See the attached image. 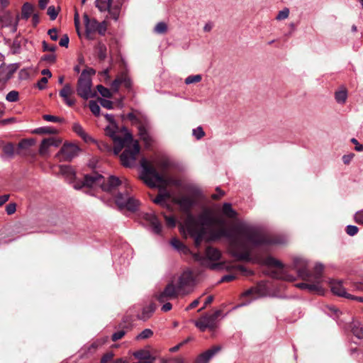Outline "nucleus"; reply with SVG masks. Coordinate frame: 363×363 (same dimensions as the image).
I'll return each mask as SVG.
<instances>
[{"label":"nucleus","instance_id":"f257e3e1","mask_svg":"<svg viewBox=\"0 0 363 363\" xmlns=\"http://www.w3.org/2000/svg\"><path fill=\"white\" fill-rule=\"evenodd\" d=\"M225 223L218 225L220 228L211 229L209 239L212 241L225 238L229 241L230 252L233 257L238 261H245L254 264L260 262L259 257L252 256L251 247L262 245L284 244L285 239L282 238L266 237L256 228L245 223H238L231 229L224 227Z\"/></svg>","mask_w":363,"mask_h":363},{"label":"nucleus","instance_id":"f03ea898","mask_svg":"<svg viewBox=\"0 0 363 363\" xmlns=\"http://www.w3.org/2000/svg\"><path fill=\"white\" fill-rule=\"evenodd\" d=\"M123 129L126 131L123 138L117 135L118 126L116 122L106 126L105 132L113 141V153L116 155H118L125 147L124 151L120 155V160L124 167H130L135 165L137 155L140 152V145L137 140H133L132 135L127 131L125 128H123Z\"/></svg>","mask_w":363,"mask_h":363},{"label":"nucleus","instance_id":"7ed1b4c3","mask_svg":"<svg viewBox=\"0 0 363 363\" xmlns=\"http://www.w3.org/2000/svg\"><path fill=\"white\" fill-rule=\"evenodd\" d=\"M215 224L223 225L224 220L214 218L208 211L200 213L197 217L189 214L184 222L185 227L191 237L194 238L196 247L201 244L206 234L204 226L211 227Z\"/></svg>","mask_w":363,"mask_h":363},{"label":"nucleus","instance_id":"20e7f679","mask_svg":"<svg viewBox=\"0 0 363 363\" xmlns=\"http://www.w3.org/2000/svg\"><path fill=\"white\" fill-rule=\"evenodd\" d=\"M128 182L120 180L118 177L110 176L106 182L104 177L96 172L86 174L83 182L79 184H75L74 187L75 189H80L82 187L96 188L100 187L104 191H112L120 186H123L125 189L128 187Z\"/></svg>","mask_w":363,"mask_h":363},{"label":"nucleus","instance_id":"39448f33","mask_svg":"<svg viewBox=\"0 0 363 363\" xmlns=\"http://www.w3.org/2000/svg\"><path fill=\"white\" fill-rule=\"evenodd\" d=\"M96 74L95 69L91 67L84 69L78 80L77 84V93L83 99L87 100L90 98H94L96 96L95 91H92V79L91 77Z\"/></svg>","mask_w":363,"mask_h":363},{"label":"nucleus","instance_id":"423d86ee","mask_svg":"<svg viewBox=\"0 0 363 363\" xmlns=\"http://www.w3.org/2000/svg\"><path fill=\"white\" fill-rule=\"evenodd\" d=\"M323 265L320 263L315 264L313 267V274L311 275V280L307 281L309 283H298L296 285V287L308 290L310 292L316 293L318 294H323V289L321 286L323 281Z\"/></svg>","mask_w":363,"mask_h":363},{"label":"nucleus","instance_id":"0eeeda50","mask_svg":"<svg viewBox=\"0 0 363 363\" xmlns=\"http://www.w3.org/2000/svg\"><path fill=\"white\" fill-rule=\"evenodd\" d=\"M221 253L220 252L213 247H208L206 249V257L203 256L200 253H195L194 255V258L196 261L199 262L203 266H207L211 269L216 270L220 269L223 268V263H213L208 264V261H218L220 259Z\"/></svg>","mask_w":363,"mask_h":363},{"label":"nucleus","instance_id":"6e6552de","mask_svg":"<svg viewBox=\"0 0 363 363\" xmlns=\"http://www.w3.org/2000/svg\"><path fill=\"white\" fill-rule=\"evenodd\" d=\"M140 164L143 168L142 179L149 186L155 187L158 184L165 182L163 176L155 167L149 165L145 159L141 160Z\"/></svg>","mask_w":363,"mask_h":363},{"label":"nucleus","instance_id":"1a4fd4ad","mask_svg":"<svg viewBox=\"0 0 363 363\" xmlns=\"http://www.w3.org/2000/svg\"><path fill=\"white\" fill-rule=\"evenodd\" d=\"M85 26L86 36L88 39H93L91 35L97 32L101 35H104L106 32V23L98 22L95 18H90L86 13L83 16Z\"/></svg>","mask_w":363,"mask_h":363},{"label":"nucleus","instance_id":"9d476101","mask_svg":"<svg viewBox=\"0 0 363 363\" xmlns=\"http://www.w3.org/2000/svg\"><path fill=\"white\" fill-rule=\"evenodd\" d=\"M127 118L137 125L140 138L145 142L147 146L150 145L152 139L147 131V123L138 118L133 113H128Z\"/></svg>","mask_w":363,"mask_h":363},{"label":"nucleus","instance_id":"9b49d317","mask_svg":"<svg viewBox=\"0 0 363 363\" xmlns=\"http://www.w3.org/2000/svg\"><path fill=\"white\" fill-rule=\"evenodd\" d=\"M220 314V310L216 311L213 314H205L195 322V325L202 332L206 329L213 330L216 327V321Z\"/></svg>","mask_w":363,"mask_h":363},{"label":"nucleus","instance_id":"f8f14e48","mask_svg":"<svg viewBox=\"0 0 363 363\" xmlns=\"http://www.w3.org/2000/svg\"><path fill=\"white\" fill-rule=\"evenodd\" d=\"M293 265L298 273V277L304 281H310L313 272H310L308 261L303 257H295Z\"/></svg>","mask_w":363,"mask_h":363},{"label":"nucleus","instance_id":"ddd939ff","mask_svg":"<svg viewBox=\"0 0 363 363\" xmlns=\"http://www.w3.org/2000/svg\"><path fill=\"white\" fill-rule=\"evenodd\" d=\"M194 279L191 271L184 272L179 277L177 284V288L181 291V294L186 295L190 293V288L194 285Z\"/></svg>","mask_w":363,"mask_h":363},{"label":"nucleus","instance_id":"4468645a","mask_svg":"<svg viewBox=\"0 0 363 363\" xmlns=\"http://www.w3.org/2000/svg\"><path fill=\"white\" fill-rule=\"evenodd\" d=\"M179 294H181V291H179L177 286L171 282L169 283L164 287V290L157 296V299L162 303L169 300L177 298Z\"/></svg>","mask_w":363,"mask_h":363},{"label":"nucleus","instance_id":"2eb2a0df","mask_svg":"<svg viewBox=\"0 0 363 363\" xmlns=\"http://www.w3.org/2000/svg\"><path fill=\"white\" fill-rule=\"evenodd\" d=\"M123 85L128 91L132 89L133 82L127 72H121L111 84V89L116 92L121 85Z\"/></svg>","mask_w":363,"mask_h":363},{"label":"nucleus","instance_id":"dca6fc26","mask_svg":"<svg viewBox=\"0 0 363 363\" xmlns=\"http://www.w3.org/2000/svg\"><path fill=\"white\" fill-rule=\"evenodd\" d=\"M174 202L179 206L182 211L188 213V215L191 214L190 211L196 204L195 199L187 195H183L175 199Z\"/></svg>","mask_w":363,"mask_h":363},{"label":"nucleus","instance_id":"f3484780","mask_svg":"<svg viewBox=\"0 0 363 363\" xmlns=\"http://www.w3.org/2000/svg\"><path fill=\"white\" fill-rule=\"evenodd\" d=\"M329 285L333 294L346 298H354V296L348 294L346 291L345 287L343 286V282L342 280H331L329 282Z\"/></svg>","mask_w":363,"mask_h":363},{"label":"nucleus","instance_id":"a211bd4d","mask_svg":"<svg viewBox=\"0 0 363 363\" xmlns=\"http://www.w3.org/2000/svg\"><path fill=\"white\" fill-rule=\"evenodd\" d=\"M74 94V90L70 84H65L62 89L59 91V95L62 98L64 102L68 106H72L75 104L76 101L71 96Z\"/></svg>","mask_w":363,"mask_h":363},{"label":"nucleus","instance_id":"6ab92c4d","mask_svg":"<svg viewBox=\"0 0 363 363\" xmlns=\"http://www.w3.org/2000/svg\"><path fill=\"white\" fill-rule=\"evenodd\" d=\"M79 151V148L74 144H64L60 149V153L62 155L65 160L70 161L75 157Z\"/></svg>","mask_w":363,"mask_h":363},{"label":"nucleus","instance_id":"aec40b11","mask_svg":"<svg viewBox=\"0 0 363 363\" xmlns=\"http://www.w3.org/2000/svg\"><path fill=\"white\" fill-rule=\"evenodd\" d=\"M143 219L150 225L152 230L157 235L162 232V225L156 215L153 213H146L143 215Z\"/></svg>","mask_w":363,"mask_h":363},{"label":"nucleus","instance_id":"412c9836","mask_svg":"<svg viewBox=\"0 0 363 363\" xmlns=\"http://www.w3.org/2000/svg\"><path fill=\"white\" fill-rule=\"evenodd\" d=\"M62 143V140L56 137H50L45 138L42 140L39 148V153L41 155H45L48 152L50 147H58Z\"/></svg>","mask_w":363,"mask_h":363},{"label":"nucleus","instance_id":"4be33fe9","mask_svg":"<svg viewBox=\"0 0 363 363\" xmlns=\"http://www.w3.org/2000/svg\"><path fill=\"white\" fill-rule=\"evenodd\" d=\"M220 346H214L201 354L195 360L194 363H208L209 360L220 350Z\"/></svg>","mask_w":363,"mask_h":363},{"label":"nucleus","instance_id":"5701e85b","mask_svg":"<svg viewBox=\"0 0 363 363\" xmlns=\"http://www.w3.org/2000/svg\"><path fill=\"white\" fill-rule=\"evenodd\" d=\"M16 69L12 65L0 67V82H7L11 79Z\"/></svg>","mask_w":363,"mask_h":363},{"label":"nucleus","instance_id":"b1692460","mask_svg":"<svg viewBox=\"0 0 363 363\" xmlns=\"http://www.w3.org/2000/svg\"><path fill=\"white\" fill-rule=\"evenodd\" d=\"M169 197L170 194L166 189H164L162 192L160 193L154 199H152V201L162 207H169V204L167 201Z\"/></svg>","mask_w":363,"mask_h":363},{"label":"nucleus","instance_id":"393cba45","mask_svg":"<svg viewBox=\"0 0 363 363\" xmlns=\"http://www.w3.org/2000/svg\"><path fill=\"white\" fill-rule=\"evenodd\" d=\"M264 295V291L263 290V286L259 285L256 287H252L247 291H245L242 294V296H252L253 298H257V297H260Z\"/></svg>","mask_w":363,"mask_h":363},{"label":"nucleus","instance_id":"a878e982","mask_svg":"<svg viewBox=\"0 0 363 363\" xmlns=\"http://www.w3.org/2000/svg\"><path fill=\"white\" fill-rule=\"evenodd\" d=\"M353 335L358 339H363V325L358 321H353L350 325Z\"/></svg>","mask_w":363,"mask_h":363},{"label":"nucleus","instance_id":"bb28decb","mask_svg":"<svg viewBox=\"0 0 363 363\" xmlns=\"http://www.w3.org/2000/svg\"><path fill=\"white\" fill-rule=\"evenodd\" d=\"M170 244L174 249L180 252L188 254L189 252V248L177 238H172L170 241Z\"/></svg>","mask_w":363,"mask_h":363},{"label":"nucleus","instance_id":"cd10ccee","mask_svg":"<svg viewBox=\"0 0 363 363\" xmlns=\"http://www.w3.org/2000/svg\"><path fill=\"white\" fill-rule=\"evenodd\" d=\"M121 6V2H116L113 6H112L111 4L110 7L108 9L107 11H108L109 14L113 20L118 21L120 16Z\"/></svg>","mask_w":363,"mask_h":363},{"label":"nucleus","instance_id":"c85d7f7f","mask_svg":"<svg viewBox=\"0 0 363 363\" xmlns=\"http://www.w3.org/2000/svg\"><path fill=\"white\" fill-rule=\"evenodd\" d=\"M130 196L127 189L124 193H118L116 197V203L118 206L123 209L126 201L128 200Z\"/></svg>","mask_w":363,"mask_h":363},{"label":"nucleus","instance_id":"c756f323","mask_svg":"<svg viewBox=\"0 0 363 363\" xmlns=\"http://www.w3.org/2000/svg\"><path fill=\"white\" fill-rule=\"evenodd\" d=\"M222 213L229 218H234L237 216V212L232 208L230 203H224L222 208Z\"/></svg>","mask_w":363,"mask_h":363},{"label":"nucleus","instance_id":"7c9ffc66","mask_svg":"<svg viewBox=\"0 0 363 363\" xmlns=\"http://www.w3.org/2000/svg\"><path fill=\"white\" fill-rule=\"evenodd\" d=\"M72 130L76 134H77L79 137H81L84 140L88 141V140L90 139L89 135L85 133L82 126L79 123H74L72 125Z\"/></svg>","mask_w":363,"mask_h":363},{"label":"nucleus","instance_id":"2f4dec72","mask_svg":"<svg viewBox=\"0 0 363 363\" xmlns=\"http://www.w3.org/2000/svg\"><path fill=\"white\" fill-rule=\"evenodd\" d=\"M335 99L338 104H344L347 99V90L343 89L336 91L335 94Z\"/></svg>","mask_w":363,"mask_h":363},{"label":"nucleus","instance_id":"473e14b6","mask_svg":"<svg viewBox=\"0 0 363 363\" xmlns=\"http://www.w3.org/2000/svg\"><path fill=\"white\" fill-rule=\"evenodd\" d=\"M138 201L134 198L130 196L128 200L126 201L125 204L123 206V208L127 209L130 211H135L138 206Z\"/></svg>","mask_w":363,"mask_h":363},{"label":"nucleus","instance_id":"72a5a7b5","mask_svg":"<svg viewBox=\"0 0 363 363\" xmlns=\"http://www.w3.org/2000/svg\"><path fill=\"white\" fill-rule=\"evenodd\" d=\"M57 132V130L56 128H52V127H48V126L38 128L33 130L34 133L40 134V135H43V134L53 135V134H56Z\"/></svg>","mask_w":363,"mask_h":363},{"label":"nucleus","instance_id":"f704fd0d","mask_svg":"<svg viewBox=\"0 0 363 363\" xmlns=\"http://www.w3.org/2000/svg\"><path fill=\"white\" fill-rule=\"evenodd\" d=\"M113 0H96V6L101 11H107L112 4Z\"/></svg>","mask_w":363,"mask_h":363},{"label":"nucleus","instance_id":"c9c22d12","mask_svg":"<svg viewBox=\"0 0 363 363\" xmlns=\"http://www.w3.org/2000/svg\"><path fill=\"white\" fill-rule=\"evenodd\" d=\"M33 11V6L30 3H25L22 6V16L28 19Z\"/></svg>","mask_w":363,"mask_h":363},{"label":"nucleus","instance_id":"e433bc0d","mask_svg":"<svg viewBox=\"0 0 363 363\" xmlns=\"http://www.w3.org/2000/svg\"><path fill=\"white\" fill-rule=\"evenodd\" d=\"M97 52H98V57L100 60H104L106 58V51L107 48L106 46L99 42L97 45Z\"/></svg>","mask_w":363,"mask_h":363},{"label":"nucleus","instance_id":"4c0bfd02","mask_svg":"<svg viewBox=\"0 0 363 363\" xmlns=\"http://www.w3.org/2000/svg\"><path fill=\"white\" fill-rule=\"evenodd\" d=\"M156 164L162 171H166L171 166V162L169 159L162 158L156 162Z\"/></svg>","mask_w":363,"mask_h":363},{"label":"nucleus","instance_id":"58836bf2","mask_svg":"<svg viewBox=\"0 0 363 363\" xmlns=\"http://www.w3.org/2000/svg\"><path fill=\"white\" fill-rule=\"evenodd\" d=\"M4 154L9 157L12 158L14 156V146L12 143H9L3 147Z\"/></svg>","mask_w":363,"mask_h":363},{"label":"nucleus","instance_id":"ea45409f","mask_svg":"<svg viewBox=\"0 0 363 363\" xmlns=\"http://www.w3.org/2000/svg\"><path fill=\"white\" fill-rule=\"evenodd\" d=\"M264 263L268 266H273L280 269L283 267L282 263L272 257H267L264 260Z\"/></svg>","mask_w":363,"mask_h":363},{"label":"nucleus","instance_id":"a19ab883","mask_svg":"<svg viewBox=\"0 0 363 363\" xmlns=\"http://www.w3.org/2000/svg\"><path fill=\"white\" fill-rule=\"evenodd\" d=\"M89 107L91 113L94 116H98L100 115L101 108L97 102H96L95 101H90L89 103Z\"/></svg>","mask_w":363,"mask_h":363},{"label":"nucleus","instance_id":"79ce46f5","mask_svg":"<svg viewBox=\"0 0 363 363\" xmlns=\"http://www.w3.org/2000/svg\"><path fill=\"white\" fill-rule=\"evenodd\" d=\"M325 313H327L330 316H333L334 318H337L339 316V314L340 313L338 308H337L334 306H327L325 307Z\"/></svg>","mask_w":363,"mask_h":363},{"label":"nucleus","instance_id":"37998d69","mask_svg":"<svg viewBox=\"0 0 363 363\" xmlns=\"http://www.w3.org/2000/svg\"><path fill=\"white\" fill-rule=\"evenodd\" d=\"M97 91L99 92V94L105 97V98H110L111 97V93L110 90L103 85L99 84L96 86Z\"/></svg>","mask_w":363,"mask_h":363},{"label":"nucleus","instance_id":"c03bdc74","mask_svg":"<svg viewBox=\"0 0 363 363\" xmlns=\"http://www.w3.org/2000/svg\"><path fill=\"white\" fill-rule=\"evenodd\" d=\"M18 99L19 94L17 91L14 90L9 91L6 96V101L9 102H16L18 100Z\"/></svg>","mask_w":363,"mask_h":363},{"label":"nucleus","instance_id":"a18cd8bd","mask_svg":"<svg viewBox=\"0 0 363 363\" xmlns=\"http://www.w3.org/2000/svg\"><path fill=\"white\" fill-rule=\"evenodd\" d=\"M152 335H153L152 330L147 328V329L143 330L140 333H139L137 335L136 339L137 340L147 339V338L150 337Z\"/></svg>","mask_w":363,"mask_h":363},{"label":"nucleus","instance_id":"49530a36","mask_svg":"<svg viewBox=\"0 0 363 363\" xmlns=\"http://www.w3.org/2000/svg\"><path fill=\"white\" fill-rule=\"evenodd\" d=\"M133 356L135 358L138 359L140 361L146 360V359H150V354L143 350H138V351L135 352L133 353Z\"/></svg>","mask_w":363,"mask_h":363},{"label":"nucleus","instance_id":"de8ad7c7","mask_svg":"<svg viewBox=\"0 0 363 363\" xmlns=\"http://www.w3.org/2000/svg\"><path fill=\"white\" fill-rule=\"evenodd\" d=\"M202 77L201 74L190 75L185 79V84H190L201 82Z\"/></svg>","mask_w":363,"mask_h":363},{"label":"nucleus","instance_id":"09e8293b","mask_svg":"<svg viewBox=\"0 0 363 363\" xmlns=\"http://www.w3.org/2000/svg\"><path fill=\"white\" fill-rule=\"evenodd\" d=\"M167 30V26L164 22H159L155 27L154 31L157 33L163 34Z\"/></svg>","mask_w":363,"mask_h":363},{"label":"nucleus","instance_id":"8fccbe9b","mask_svg":"<svg viewBox=\"0 0 363 363\" xmlns=\"http://www.w3.org/2000/svg\"><path fill=\"white\" fill-rule=\"evenodd\" d=\"M155 311V306L153 304L149 305L148 306L143 308V318H149L152 313Z\"/></svg>","mask_w":363,"mask_h":363},{"label":"nucleus","instance_id":"3c124183","mask_svg":"<svg viewBox=\"0 0 363 363\" xmlns=\"http://www.w3.org/2000/svg\"><path fill=\"white\" fill-rule=\"evenodd\" d=\"M289 9L288 8H284V9H282L281 11H279L277 17H276V19L277 21H281V20H284L286 18H287L289 17Z\"/></svg>","mask_w":363,"mask_h":363},{"label":"nucleus","instance_id":"603ef678","mask_svg":"<svg viewBox=\"0 0 363 363\" xmlns=\"http://www.w3.org/2000/svg\"><path fill=\"white\" fill-rule=\"evenodd\" d=\"M205 135V133L203 128L201 126L197 127L196 128L193 129V135L197 139L200 140Z\"/></svg>","mask_w":363,"mask_h":363},{"label":"nucleus","instance_id":"864d4df0","mask_svg":"<svg viewBox=\"0 0 363 363\" xmlns=\"http://www.w3.org/2000/svg\"><path fill=\"white\" fill-rule=\"evenodd\" d=\"M43 118L44 120L47 121L53 122V123H60L63 121V119L61 118H59V117H57L55 116H52V115H48V114L43 115Z\"/></svg>","mask_w":363,"mask_h":363},{"label":"nucleus","instance_id":"5fc2aeb1","mask_svg":"<svg viewBox=\"0 0 363 363\" xmlns=\"http://www.w3.org/2000/svg\"><path fill=\"white\" fill-rule=\"evenodd\" d=\"M48 14L49 15L51 20H55L57 15L58 11L56 10L54 6H50L48 9Z\"/></svg>","mask_w":363,"mask_h":363},{"label":"nucleus","instance_id":"6e6d98bb","mask_svg":"<svg viewBox=\"0 0 363 363\" xmlns=\"http://www.w3.org/2000/svg\"><path fill=\"white\" fill-rule=\"evenodd\" d=\"M358 228L355 225H348L346 227V233L350 236L355 235L358 233Z\"/></svg>","mask_w":363,"mask_h":363},{"label":"nucleus","instance_id":"4d7b16f0","mask_svg":"<svg viewBox=\"0 0 363 363\" xmlns=\"http://www.w3.org/2000/svg\"><path fill=\"white\" fill-rule=\"evenodd\" d=\"M166 224L169 228H174L176 225V220L174 216H164Z\"/></svg>","mask_w":363,"mask_h":363},{"label":"nucleus","instance_id":"13d9d810","mask_svg":"<svg viewBox=\"0 0 363 363\" xmlns=\"http://www.w3.org/2000/svg\"><path fill=\"white\" fill-rule=\"evenodd\" d=\"M354 219L356 223L363 225V209L355 213Z\"/></svg>","mask_w":363,"mask_h":363},{"label":"nucleus","instance_id":"bf43d9fd","mask_svg":"<svg viewBox=\"0 0 363 363\" xmlns=\"http://www.w3.org/2000/svg\"><path fill=\"white\" fill-rule=\"evenodd\" d=\"M100 104L104 108L107 109H112L113 108V102L108 99H101Z\"/></svg>","mask_w":363,"mask_h":363},{"label":"nucleus","instance_id":"052dcab7","mask_svg":"<svg viewBox=\"0 0 363 363\" xmlns=\"http://www.w3.org/2000/svg\"><path fill=\"white\" fill-rule=\"evenodd\" d=\"M125 332L123 330L117 331L112 335L111 339L114 342L117 341V340L121 339L125 335Z\"/></svg>","mask_w":363,"mask_h":363},{"label":"nucleus","instance_id":"680f3d73","mask_svg":"<svg viewBox=\"0 0 363 363\" xmlns=\"http://www.w3.org/2000/svg\"><path fill=\"white\" fill-rule=\"evenodd\" d=\"M33 141L32 140H23L18 143L19 148H27L33 145Z\"/></svg>","mask_w":363,"mask_h":363},{"label":"nucleus","instance_id":"e2e57ef3","mask_svg":"<svg viewBox=\"0 0 363 363\" xmlns=\"http://www.w3.org/2000/svg\"><path fill=\"white\" fill-rule=\"evenodd\" d=\"M16 205L14 203H9L6 207V212L8 215H12L16 212Z\"/></svg>","mask_w":363,"mask_h":363},{"label":"nucleus","instance_id":"0e129e2a","mask_svg":"<svg viewBox=\"0 0 363 363\" xmlns=\"http://www.w3.org/2000/svg\"><path fill=\"white\" fill-rule=\"evenodd\" d=\"M43 51H50V52H55L56 50V46L54 45H49L47 43L46 41H43Z\"/></svg>","mask_w":363,"mask_h":363},{"label":"nucleus","instance_id":"69168bd1","mask_svg":"<svg viewBox=\"0 0 363 363\" xmlns=\"http://www.w3.org/2000/svg\"><path fill=\"white\" fill-rule=\"evenodd\" d=\"M69 39L67 34L64 35L60 40L59 44L62 47L67 48L69 45Z\"/></svg>","mask_w":363,"mask_h":363},{"label":"nucleus","instance_id":"338daca9","mask_svg":"<svg viewBox=\"0 0 363 363\" xmlns=\"http://www.w3.org/2000/svg\"><path fill=\"white\" fill-rule=\"evenodd\" d=\"M48 34L50 35V39L54 41L58 39L57 30L55 28L48 30Z\"/></svg>","mask_w":363,"mask_h":363},{"label":"nucleus","instance_id":"774afa93","mask_svg":"<svg viewBox=\"0 0 363 363\" xmlns=\"http://www.w3.org/2000/svg\"><path fill=\"white\" fill-rule=\"evenodd\" d=\"M113 357V353L110 352L106 353L101 359V363H108V362L112 360Z\"/></svg>","mask_w":363,"mask_h":363}]
</instances>
